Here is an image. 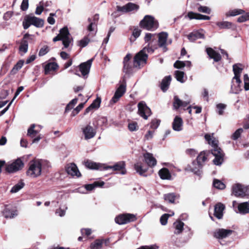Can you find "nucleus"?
I'll use <instances>...</instances> for the list:
<instances>
[{
    "label": "nucleus",
    "instance_id": "obj_15",
    "mask_svg": "<svg viewBox=\"0 0 249 249\" xmlns=\"http://www.w3.org/2000/svg\"><path fill=\"white\" fill-rule=\"evenodd\" d=\"M92 61L93 59H90L86 62L81 63L79 65L80 71L83 76L89 74Z\"/></svg>",
    "mask_w": 249,
    "mask_h": 249
},
{
    "label": "nucleus",
    "instance_id": "obj_56",
    "mask_svg": "<svg viewBox=\"0 0 249 249\" xmlns=\"http://www.w3.org/2000/svg\"><path fill=\"white\" fill-rule=\"evenodd\" d=\"M243 131V130L242 128L238 129L232 135V139L234 140H237L240 136V135Z\"/></svg>",
    "mask_w": 249,
    "mask_h": 249
},
{
    "label": "nucleus",
    "instance_id": "obj_62",
    "mask_svg": "<svg viewBox=\"0 0 249 249\" xmlns=\"http://www.w3.org/2000/svg\"><path fill=\"white\" fill-rule=\"evenodd\" d=\"M49 51V48L47 46H44L41 48L39 52L38 55L39 56H43L46 54Z\"/></svg>",
    "mask_w": 249,
    "mask_h": 249
},
{
    "label": "nucleus",
    "instance_id": "obj_41",
    "mask_svg": "<svg viewBox=\"0 0 249 249\" xmlns=\"http://www.w3.org/2000/svg\"><path fill=\"white\" fill-rule=\"evenodd\" d=\"M175 75L176 79L180 82V83H184L185 80H184V72L182 71H175Z\"/></svg>",
    "mask_w": 249,
    "mask_h": 249
},
{
    "label": "nucleus",
    "instance_id": "obj_45",
    "mask_svg": "<svg viewBox=\"0 0 249 249\" xmlns=\"http://www.w3.org/2000/svg\"><path fill=\"white\" fill-rule=\"evenodd\" d=\"M141 30L138 28L134 29L133 33L132 36L130 37V41L131 42H133L135 41L137 38H138L140 34H141Z\"/></svg>",
    "mask_w": 249,
    "mask_h": 249
},
{
    "label": "nucleus",
    "instance_id": "obj_4",
    "mask_svg": "<svg viewBox=\"0 0 249 249\" xmlns=\"http://www.w3.org/2000/svg\"><path fill=\"white\" fill-rule=\"evenodd\" d=\"M41 162L39 160L31 161L27 174L31 178H36L40 175L41 173Z\"/></svg>",
    "mask_w": 249,
    "mask_h": 249
},
{
    "label": "nucleus",
    "instance_id": "obj_49",
    "mask_svg": "<svg viewBox=\"0 0 249 249\" xmlns=\"http://www.w3.org/2000/svg\"><path fill=\"white\" fill-rule=\"evenodd\" d=\"M126 5L127 12L133 10H137L139 9L138 5L131 2L128 3L127 4H126Z\"/></svg>",
    "mask_w": 249,
    "mask_h": 249
},
{
    "label": "nucleus",
    "instance_id": "obj_36",
    "mask_svg": "<svg viewBox=\"0 0 249 249\" xmlns=\"http://www.w3.org/2000/svg\"><path fill=\"white\" fill-rule=\"evenodd\" d=\"M174 226L175 228V233L176 234H179L183 230L184 223L178 220L177 221L174 223Z\"/></svg>",
    "mask_w": 249,
    "mask_h": 249
},
{
    "label": "nucleus",
    "instance_id": "obj_51",
    "mask_svg": "<svg viewBox=\"0 0 249 249\" xmlns=\"http://www.w3.org/2000/svg\"><path fill=\"white\" fill-rule=\"evenodd\" d=\"M226 107V105L224 104L219 103L216 105V108L219 115H221L223 114L224 110Z\"/></svg>",
    "mask_w": 249,
    "mask_h": 249
},
{
    "label": "nucleus",
    "instance_id": "obj_12",
    "mask_svg": "<svg viewBox=\"0 0 249 249\" xmlns=\"http://www.w3.org/2000/svg\"><path fill=\"white\" fill-rule=\"evenodd\" d=\"M138 107L139 114L144 119H147L148 116L151 115L150 109L143 102L139 103Z\"/></svg>",
    "mask_w": 249,
    "mask_h": 249
},
{
    "label": "nucleus",
    "instance_id": "obj_19",
    "mask_svg": "<svg viewBox=\"0 0 249 249\" xmlns=\"http://www.w3.org/2000/svg\"><path fill=\"white\" fill-rule=\"evenodd\" d=\"M204 34L202 30L195 31L188 35V38L191 41H194L199 38H204Z\"/></svg>",
    "mask_w": 249,
    "mask_h": 249
},
{
    "label": "nucleus",
    "instance_id": "obj_2",
    "mask_svg": "<svg viewBox=\"0 0 249 249\" xmlns=\"http://www.w3.org/2000/svg\"><path fill=\"white\" fill-rule=\"evenodd\" d=\"M205 138L208 143L212 145L213 149L211 150L212 154L215 157L213 160L214 164L221 165L224 161V153L218 146V141L214 138H211V136L207 134L205 135Z\"/></svg>",
    "mask_w": 249,
    "mask_h": 249
},
{
    "label": "nucleus",
    "instance_id": "obj_59",
    "mask_svg": "<svg viewBox=\"0 0 249 249\" xmlns=\"http://www.w3.org/2000/svg\"><path fill=\"white\" fill-rule=\"evenodd\" d=\"M101 103V100L99 98L95 99L93 103L90 105V107L94 108H98L100 107Z\"/></svg>",
    "mask_w": 249,
    "mask_h": 249
},
{
    "label": "nucleus",
    "instance_id": "obj_39",
    "mask_svg": "<svg viewBox=\"0 0 249 249\" xmlns=\"http://www.w3.org/2000/svg\"><path fill=\"white\" fill-rule=\"evenodd\" d=\"M24 182L22 181H20L12 188L10 192L12 193H17L20 189H21L24 187Z\"/></svg>",
    "mask_w": 249,
    "mask_h": 249
},
{
    "label": "nucleus",
    "instance_id": "obj_8",
    "mask_svg": "<svg viewBox=\"0 0 249 249\" xmlns=\"http://www.w3.org/2000/svg\"><path fill=\"white\" fill-rule=\"evenodd\" d=\"M126 91V84L124 83L121 84L117 89L114 96L110 100L109 104L113 105L117 103L120 98L124 94Z\"/></svg>",
    "mask_w": 249,
    "mask_h": 249
},
{
    "label": "nucleus",
    "instance_id": "obj_42",
    "mask_svg": "<svg viewBox=\"0 0 249 249\" xmlns=\"http://www.w3.org/2000/svg\"><path fill=\"white\" fill-rule=\"evenodd\" d=\"M28 48V45L27 41L26 40H22L19 48L20 52L25 53L27 52Z\"/></svg>",
    "mask_w": 249,
    "mask_h": 249
},
{
    "label": "nucleus",
    "instance_id": "obj_47",
    "mask_svg": "<svg viewBox=\"0 0 249 249\" xmlns=\"http://www.w3.org/2000/svg\"><path fill=\"white\" fill-rule=\"evenodd\" d=\"M23 63H24L23 61H22V60L19 61L14 66V67L12 69V70L11 71L12 73H13L14 74L17 73V72L22 68V67L23 65Z\"/></svg>",
    "mask_w": 249,
    "mask_h": 249
},
{
    "label": "nucleus",
    "instance_id": "obj_1",
    "mask_svg": "<svg viewBox=\"0 0 249 249\" xmlns=\"http://www.w3.org/2000/svg\"><path fill=\"white\" fill-rule=\"evenodd\" d=\"M85 165L86 167L90 169H98L100 170L112 169L113 171L122 170L121 174L123 175L125 174L126 173L124 170L125 164L124 162L123 161L118 162L112 166H107L104 164L87 160L85 162Z\"/></svg>",
    "mask_w": 249,
    "mask_h": 249
},
{
    "label": "nucleus",
    "instance_id": "obj_34",
    "mask_svg": "<svg viewBox=\"0 0 249 249\" xmlns=\"http://www.w3.org/2000/svg\"><path fill=\"white\" fill-rule=\"evenodd\" d=\"M104 243L103 239H96L90 245V249H102Z\"/></svg>",
    "mask_w": 249,
    "mask_h": 249
},
{
    "label": "nucleus",
    "instance_id": "obj_7",
    "mask_svg": "<svg viewBox=\"0 0 249 249\" xmlns=\"http://www.w3.org/2000/svg\"><path fill=\"white\" fill-rule=\"evenodd\" d=\"M24 167V163L20 158H18L8 162L5 170L9 173H13L21 170Z\"/></svg>",
    "mask_w": 249,
    "mask_h": 249
},
{
    "label": "nucleus",
    "instance_id": "obj_44",
    "mask_svg": "<svg viewBox=\"0 0 249 249\" xmlns=\"http://www.w3.org/2000/svg\"><path fill=\"white\" fill-rule=\"evenodd\" d=\"M131 58V55L129 53L127 54L124 59V68L126 70V72L129 71L128 62Z\"/></svg>",
    "mask_w": 249,
    "mask_h": 249
},
{
    "label": "nucleus",
    "instance_id": "obj_22",
    "mask_svg": "<svg viewBox=\"0 0 249 249\" xmlns=\"http://www.w3.org/2000/svg\"><path fill=\"white\" fill-rule=\"evenodd\" d=\"M188 17L190 19H202V20H209L210 17L207 16L203 15L200 14L195 13L193 12H189L188 13L187 15L185 16Z\"/></svg>",
    "mask_w": 249,
    "mask_h": 249
},
{
    "label": "nucleus",
    "instance_id": "obj_27",
    "mask_svg": "<svg viewBox=\"0 0 249 249\" xmlns=\"http://www.w3.org/2000/svg\"><path fill=\"white\" fill-rule=\"evenodd\" d=\"M134 168L137 173H139L141 176H147L145 174L147 171L148 168L144 167L140 162H137L134 165Z\"/></svg>",
    "mask_w": 249,
    "mask_h": 249
},
{
    "label": "nucleus",
    "instance_id": "obj_26",
    "mask_svg": "<svg viewBox=\"0 0 249 249\" xmlns=\"http://www.w3.org/2000/svg\"><path fill=\"white\" fill-rule=\"evenodd\" d=\"M206 52L210 58L213 59L214 61L218 62L220 60L221 58L220 54L212 48H207L206 49Z\"/></svg>",
    "mask_w": 249,
    "mask_h": 249
},
{
    "label": "nucleus",
    "instance_id": "obj_28",
    "mask_svg": "<svg viewBox=\"0 0 249 249\" xmlns=\"http://www.w3.org/2000/svg\"><path fill=\"white\" fill-rule=\"evenodd\" d=\"M190 102L188 101H182L177 96L174 97V101L173 103V106L175 109H178L180 107H186Z\"/></svg>",
    "mask_w": 249,
    "mask_h": 249
},
{
    "label": "nucleus",
    "instance_id": "obj_52",
    "mask_svg": "<svg viewBox=\"0 0 249 249\" xmlns=\"http://www.w3.org/2000/svg\"><path fill=\"white\" fill-rule=\"evenodd\" d=\"M44 2L40 1L39 3V5L37 6L35 14L37 15H40L43 11L44 8Z\"/></svg>",
    "mask_w": 249,
    "mask_h": 249
},
{
    "label": "nucleus",
    "instance_id": "obj_48",
    "mask_svg": "<svg viewBox=\"0 0 249 249\" xmlns=\"http://www.w3.org/2000/svg\"><path fill=\"white\" fill-rule=\"evenodd\" d=\"M216 25L221 29L230 28L231 23L228 21H222L216 23Z\"/></svg>",
    "mask_w": 249,
    "mask_h": 249
},
{
    "label": "nucleus",
    "instance_id": "obj_64",
    "mask_svg": "<svg viewBox=\"0 0 249 249\" xmlns=\"http://www.w3.org/2000/svg\"><path fill=\"white\" fill-rule=\"evenodd\" d=\"M138 125L135 122H133L132 123H130L128 124V128L130 131H133L138 129Z\"/></svg>",
    "mask_w": 249,
    "mask_h": 249
},
{
    "label": "nucleus",
    "instance_id": "obj_54",
    "mask_svg": "<svg viewBox=\"0 0 249 249\" xmlns=\"http://www.w3.org/2000/svg\"><path fill=\"white\" fill-rule=\"evenodd\" d=\"M244 82L245 90H249V77L247 74H245L244 75Z\"/></svg>",
    "mask_w": 249,
    "mask_h": 249
},
{
    "label": "nucleus",
    "instance_id": "obj_3",
    "mask_svg": "<svg viewBox=\"0 0 249 249\" xmlns=\"http://www.w3.org/2000/svg\"><path fill=\"white\" fill-rule=\"evenodd\" d=\"M154 50L149 46L145 47L137 53L134 58L133 66L135 68L140 69L146 63L148 58L147 53H152Z\"/></svg>",
    "mask_w": 249,
    "mask_h": 249
},
{
    "label": "nucleus",
    "instance_id": "obj_60",
    "mask_svg": "<svg viewBox=\"0 0 249 249\" xmlns=\"http://www.w3.org/2000/svg\"><path fill=\"white\" fill-rule=\"evenodd\" d=\"M185 63L183 61L177 60L174 64L175 68L177 69H180L185 66Z\"/></svg>",
    "mask_w": 249,
    "mask_h": 249
},
{
    "label": "nucleus",
    "instance_id": "obj_40",
    "mask_svg": "<svg viewBox=\"0 0 249 249\" xmlns=\"http://www.w3.org/2000/svg\"><path fill=\"white\" fill-rule=\"evenodd\" d=\"M35 125L32 124L30 127L28 129L27 135L33 138L35 136L39 131V129H35Z\"/></svg>",
    "mask_w": 249,
    "mask_h": 249
},
{
    "label": "nucleus",
    "instance_id": "obj_5",
    "mask_svg": "<svg viewBox=\"0 0 249 249\" xmlns=\"http://www.w3.org/2000/svg\"><path fill=\"white\" fill-rule=\"evenodd\" d=\"M59 40L62 41L63 44L65 48H68L69 46L71 39L67 27H65L61 29L60 30L59 34L53 39L54 42Z\"/></svg>",
    "mask_w": 249,
    "mask_h": 249
},
{
    "label": "nucleus",
    "instance_id": "obj_50",
    "mask_svg": "<svg viewBox=\"0 0 249 249\" xmlns=\"http://www.w3.org/2000/svg\"><path fill=\"white\" fill-rule=\"evenodd\" d=\"M243 12L244 11L241 9H234L233 10L229 11V13L227 14V16H235L243 13Z\"/></svg>",
    "mask_w": 249,
    "mask_h": 249
},
{
    "label": "nucleus",
    "instance_id": "obj_21",
    "mask_svg": "<svg viewBox=\"0 0 249 249\" xmlns=\"http://www.w3.org/2000/svg\"><path fill=\"white\" fill-rule=\"evenodd\" d=\"M3 213L5 218H12L18 215L17 210L10 207H6Z\"/></svg>",
    "mask_w": 249,
    "mask_h": 249
},
{
    "label": "nucleus",
    "instance_id": "obj_6",
    "mask_svg": "<svg viewBox=\"0 0 249 249\" xmlns=\"http://www.w3.org/2000/svg\"><path fill=\"white\" fill-rule=\"evenodd\" d=\"M141 26L147 30L154 31L158 28V22L151 16L146 15L141 21Z\"/></svg>",
    "mask_w": 249,
    "mask_h": 249
},
{
    "label": "nucleus",
    "instance_id": "obj_10",
    "mask_svg": "<svg viewBox=\"0 0 249 249\" xmlns=\"http://www.w3.org/2000/svg\"><path fill=\"white\" fill-rule=\"evenodd\" d=\"M247 190V187L239 183H236L232 187V193L237 197H243L246 195Z\"/></svg>",
    "mask_w": 249,
    "mask_h": 249
},
{
    "label": "nucleus",
    "instance_id": "obj_11",
    "mask_svg": "<svg viewBox=\"0 0 249 249\" xmlns=\"http://www.w3.org/2000/svg\"><path fill=\"white\" fill-rule=\"evenodd\" d=\"M242 81L240 77H233L231 82V92L238 94L242 90Z\"/></svg>",
    "mask_w": 249,
    "mask_h": 249
},
{
    "label": "nucleus",
    "instance_id": "obj_17",
    "mask_svg": "<svg viewBox=\"0 0 249 249\" xmlns=\"http://www.w3.org/2000/svg\"><path fill=\"white\" fill-rule=\"evenodd\" d=\"M183 120L178 116L175 117L172 123V128L174 130L180 131L183 129Z\"/></svg>",
    "mask_w": 249,
    "mask_h": 249
},
{
    "label": "nucleus",
    "instance_id": "obj_57",
    "mask_svg": "<svg viewBox=\"0 0 249 249\" xmlns=\"http://www.w3.org/2000/svg\"><path fill=\"white\" fill-rule=\"evenodd\" d=\"M169 217V215L167 213H165L161 216L160 218V222L161 225H165L167 224Z\"/></svg>",
    "mask_w": 249,
    "mask_h": 249
},
{
    "label": "nucleus",
    "instance_id": "obj_16",
    "mask_svg": "<svg viewBox=\"0 0 249 249\" xmlns=\"http://www.w3.org/2000/svg\"><path fill=\"white\" fill-rule=\"evenodd\" d=\"M232 231V230H230L218 229L214 232V236L217 238L222 239L230 235Z\"/></svg>",
    "mask_w": 249,
    "mask_h": 249
},
{
    "label": "nucleus",
    "instance_id": "obj_18",
    "mask_svg": "<svg viewBox=\"0 0 249 249\" xmlns=\"http://www.w3.org/2000/svg\"><path fill=\"white\" fill-rule=\"evenodd\" d=\"M224 209V205L221 203H218L214 207V215L219 219H221L223 217Z\"/></svg>",
    "mask_w": 249,
    "mask_h": 249
},
{
    "label": "nucleus",
    "instance_id": "obj_58",
    "mask_svg": "<svg viewBox=\"0 0 249 249\" xmlns=\"http://www.w3.org/2000/svg\"><path fill=\"white\" fill-rule=\"evenodd\" d=\"M29 18V16H26L24 18V20L23 21V26L24 29H28L30 26L31 25V23L28 21V19Z\"/></svg>",
    "mask_w": 249,
    "mask_h": 249
},
{
    "label": "nucleus",
    "instance_id": "obj_24",
    "mask_svg": "<svg viewBox=\"0 0 249 249\" xmlns=\"http://www.w3.org/2000/svg\"><path fill=\"white\" fill-rule=\"evenodd\" d=\"M238 212L241 214L249 213V202H245L239 203L238 205Z\"/></svg>",
    "mask_w": 249,
    "mask_h": 249
},
{
    "label": "nucleus",
    "instance_id": "obj_63",
    "mask_svg": "<svg viewBox=\"0 0 249 249\" xmlns=\"http://www.w3.org/2000/svg\"><path fill=\"white\" fill-rule=\"evenodd\" d=\"M55 16V14L54 13H50L49 17L47 18L48 22L51 24L53 25L55 23V19L53 18V17Z\"/></svg>",
    "mask_w": 249,
    "mask_h": 249
},
{
    "label": "nucleus",
    "instance_id": "obj_20",
    "mask_svg": "<svg viewBox=\"0 0 249 249\" xmlns=\"http://www.w3.org/2000/svg\"><path fill=\"white\" fill-rule=\"evenodd\" d=\"M28 21L30 22L31 25H33L37 28L42 27L44 25V20L42 19L39 18L35 16H29Z\"/></svg>",
    "mask_w": 249,
    "mask_h": 249
},
{
    "label": "nucleus",
    "instance_id": "obj_29",
    "mask_svg": "<svg viewBox=\"0 0 249 249\" xmlns=\"http://www.w3.org/2000/svg\"><path fill=\"white\" fill-rule=\"evenodd\" d=\"M168 37V34L166 32H162L159 34V45L160 47H165L167 39Z\"/></svg>",
    "mask_w": 249,
    "mask_h": 249
},
{
    "label": "nucleus",
    "instance_id": "obj_25",
    "mask_svg": "<svg viewBox=\"0 0 249 249\" xmlns=\"http://www.w3.org/2000/svg\"><path fill=\"white\" fill-rule=\"evenodd\" d=\"M202 165L198 164L197 162L194 161L191 165H189L186 168V170L192 172L196 175H200V169L201 168Z\"/></svg>",
    "mask_w": 249,
    "mask_h": 249
},
{
    "label": "nucleus",
    "instance_id": "obj_14",
    "mask_svg": "<svg viewBox=\"0 0 249 249\" xmlns=\"http://www.w3.org/2000/svg\"><path fill=\"white\" fill-rule=\"evenodd\" d=\"M66 170L67 173L72 177H79L81 176V173L77 166L73 163L68 164Z\"/></svg>",
    "mask_w": 249,
    "mask_h": 249
},
{
    "label": "nucleus",
    "instance_id": "obj_46",
    "mask_svg": "<svg viewBox=\"0 0 249 249\" xmlns=\"http://www.w3.org/2000/svg\"><path fill=\"white\" fill-rule=\"evenodd\" d=\"M88 21L89 23V25L87 27V30L90 32L95 31V33L94 35H95L96 33V29L97 25L96 24H94V23L91 22V18H89L88 19Z\"/></svg>",
    "mask_w": 249,
    "mask_h": 249
},
{
    "label": "nucleus",
    "instance_id": "obj_30",
    "mask_svg": "<svg viewBox=\"0 0 249 249\" xmlns=\"http://www.w3.org/2000/svg\"><path fill=\"white\" fill-rule=\"evenodd\" d=\"M171 81V77L170 75L166 76L163 79L160 86L161 89L163 91L165 92L167 90Z\"/></svg>",
    "mask_w": 249,
    "mask_h": 249
},
{
    "label": "nucleus",
    "instance_id": "obj_53",
    "mask_svg": "<svg viewBox=\"0 0 249 249\" xmlns=\"http://www.w3.org/2000/svg\"><path fill=\"white\" fill-rule=\"evenodd\" d=\"M197 10L202 13H206V14H210L211 12V10L210 8L205 6H199L198 7Z\"/></svg>",
    "mask_w": 249,
    "mask_h": 249
},
{
    "label": "nucleus",
    "instance_id": "obj_32",
    "mask_svg": "<svg viewBox=\"0 0 249 249\" xmlns=\"http://www.w3.org/2000/svg\"><path fill=\"white\" fill-rule=\"evenodd\" d=\"M209 154L208 152L203 151L201 152L197 157V162L198 164L202 165V163L207 161Z\"/></svg>",
    "mask_w": 249,
    "mask_h": 249
},
{
    "label": "nucleus",
    "instance_id": "obj_55",
    "mask_svg": "<svg viewBox=\"0 0 249 249\" xmlns=\"http://www.w3.org/2000/svg\"><path fill=\"white\" fill-rule=\"evenodd\" d=\"M89 42V39L87 36L81 39L79 42V45L81 47H85L86 46Z\"/></svg>",
    "mask_w": 249,
    "mask_h": 249
},
{
    "label": "nucleus",
    "instance_id": "obj_31",
    "mask_svg": "<svg viewBox=\"0 0 249 249\" xmlns=\"http://www.w3.org/2000/svg\"><path fill=\"white\" fill-rule=\"evenodd\" d=\"M159 175L162 179H170L171 178L168 169L166 168L160 169L159 172Z\"/></svg>",
    "mask_w": 249,
    "mask_h": 249
},
{
    "label": "nucleus",
    "instance_id": "obj_37",
    "mask_svg": "<svg viewBox=\"0 0 249 249\" xmlns=\"http://www.w3.org/2000/svg\"><path fill=\"white\" fill-rule=\"evenodd\" d=\"M104 184L103 181H95L92 184L85 185V189L87 191H91L96 187H102Z\"/></svg>",
    "mask_w": 249,
    "mask_h": 249
},
{
    "label": "nucleus",
    "instance_id": "obj_43",
    "mask_svg": "<svg viewBox=\"0 0 249 249\" xmlns=\"http://www.w3.org/2000/svg\"><path fill=\"white\" fill-rule=\"evenodd\" d=\"M213 186L218 189H224L226 186L224 183L218 179H214L213 182Z\"/></svg>",
    "mask_w": 249,
    "mask_h": 249
},
{
    "label": "nucleus",
    "instance_id": "obj_35",
    "mask_svg": "<svg viewBox=\"0 0 249 249\" xmlns=\"http://www.w3.org/2000/svg\"><path fill=\"white\" fill-rule=\"evenodd\" d=\"M58 66L56 63H49L45 66V73L46 74H47L50 71L56 70L58 68Z\"/></svg>",
    "mask_w": 249,
    "mask_h": 249
},
{
    "label": "nucleus",
    "instance_id": "obj_9",
    "mask_svg": "<svg viewBox=\"0 0 249 249\" xmlns=\"http://www.w3.org/2000/svg\"><path fill=\"white\" fill-rule=\"evenodd\" d=\"M136 219L135 215L130 213L122 214L115 218V222L120 225L126 224Z\"/></svg>",
    "mask_w": 249,
    "mask_h": 249
},
{
    "label": "nucleus",
    "instance_id": "obj_33",
    "mask_svg": "<svg viewBox=\"0 0 249 249\" xmlns=\"http://www.w3.org/2000/svg\"><path fill=\"white\" fill-rule=\"evenodd\" d=\"M232 68L234 73L233 77L240 78L243 70L242 65L240 64H234L233 65Z\"/></svg>",
    "mask_w": 249,
    "mask_h": 249
},
{
    "label": "nucleus",
    "instance_id": "obj_61",
    "mask_svg": "<svg viewBox=\"0 0 249 249\" xmlns=\"http://www.w3.org/2000/svg\"><path fill=\"white\" fill-rule=\"evenodd\" d=\"M67 209V207H65V208L62 209L60 208L59 209L56 210V213L59 216L62 217L65 215L66 210Z\"/></svg>",
    "mask_w": 249,
    "mask_h": 249
},
{
    "label": "nucleus",
    "instance_id": "obj_23",
    "mask_svg": "<svg viewBox=\"0 0 249 249\" xmlns=\"http://www.w3.org/2000/svg\"><path fill=\"white\" fill-rule=\"evenodd\" d=\"M145 162L148 166L150 167H153L157 164V160L153 156L152 154L146 153L143 155Z\"/></svg>",
    "mask_w": 249,
    "mask_h": 249
},
{
    "label": "nucleus",
    "instance_id": "obj_13",
    "mask_svg": "<svg viewBox=\"0 0 249 249\" xmlns=\"http://www.w3.org/2000/svg\"><path fill=\"white\" fill-rule=\"evenodd\" d=\"M82 130L85 140H89L93 138L96 133V130L89 124L83 127L82 128Z\"/></svg>",
    "mask_w": 249,
    "mask_h": 249
},
{
    "label": "nucleus",
    "instance_id": "obj_38",
    "mask_svg": "<svg viewBox=\"0 0 249 249\" xmlns=\"http://www.w3.org/2000/svg\"><path fill=\"white\" fill-rule=\"evenodd\" d=\"M179 197V196L175 195L174 193H168L164 195V199L165 201L170 203H174L176 198Z\"/></svg>",
    "mask_w": 249,
    "mask_h": 249
}]
</instances>
